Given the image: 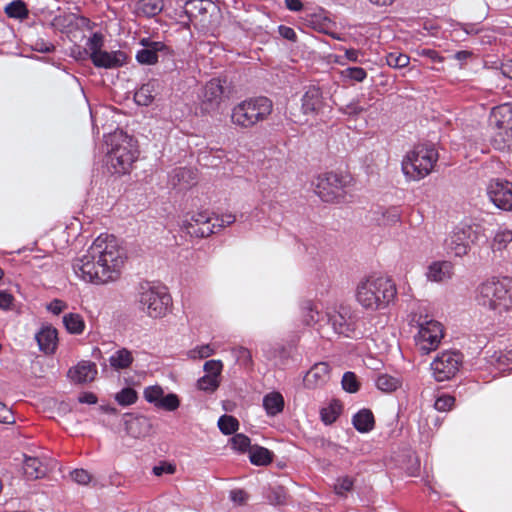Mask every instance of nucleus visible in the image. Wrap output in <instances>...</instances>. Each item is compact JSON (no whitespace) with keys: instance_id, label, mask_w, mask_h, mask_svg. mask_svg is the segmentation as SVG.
<instances>
[{"instance_id":"nucleus-1","label":"nucleus","mask_w":512,"mask_h":512,"mask_svg":"<svg viewBox=\"0 0 512 512\" xmlns=\"http://www.w3.org/2000/svg\"><path fill=\"white\" fill-rule=\"evenodd\" d=\"M124 264V249L113 235H100L86 253L74 260L73 270L84 280L104 284L116 280Z\"/></svg>"},{"instance_id":"nucleus-2","label":"nucleus","mask_w":512,"mask_h":512,"mask_svg":"<svg viewBox=\"0 0 512 512\" xmlns=\"http://www.w3.org/2000/svg\"><path fill=\"white\" fill-rule=\"evenodd\" d=\"M475 301L497 317L512 311V278L492 277L480 283L475 290Z\"/></svg>"},{"instance_id":"nucleus-3","label":"nucleus","mask_w":512,"mask_h":512,"mask_svg":"<svg viewBox=\"0 0 512 512\" xmlns=\"http://www.w3.org/2000/svg\"><path fill=\"white\" fill-rule=\"evenodd\" d=\"M396 294V284L392 279L370 276L359 283L356 299L363 308L376 311L386 308Z\"/></svg>"},{"instance_id":"nucleus-4","label":"nucleus","mask_w":512,"mask_h":512,"mask_svg":"<svg viewBox=\"0 0 512 512\" xmlns=\"http://www.w3.org/2000/svg\"><path fill=\"white\" fill-rule=\"evenodd\" d=\"M111 149L108 152V167L113 174H126L138 158L137 141L122 130L110 137Z\"/></svg>"},{"instance_id":"nucleus-5","label":"nucleus","mask_w":512,"mask_h":512,"mask_svg":"<svg viewBox=\"0 0 512 512\" xmlns=\"http://www.w3.org/2000/svg\"><path fill=\"white\" fill-rule=\"evenodd\" d=\"M485 228L478 223L460 222L444 240V248L448 254L455 257L467 255L473 245L486 240Z\"/></svg>"},{"instance_id":"nucleus-6","label":"nucleus","mask_w":512,"mask_h":512,"mask_svg":"<svg viewBox=\"0 0 512 512\" xmlns=\"http://www.w3.org/2000/svg\"><path fill=\"white\" fill-rule=\"evenodd\" d=\"M273 103L265 97L250 98L237 104L231 114L233 124L242 128H251L260 121H264L272 112Z\"/></svg>"},{"instance_id":"nucleus-7","label":"nucleus","mask_w":512,"mask_h":512,"mask_svg":"<svg viewBox=\"0 0 512 512\" xmlns=\"http://www.w3.org/2000/svg\"><path fill=\"white\" fill-rule=\"evenodd\" d=\"M172 299L165 286H155L150 283L141 285L139 304L142 311L152 318L166 315Z\"/></svg>"},{"instance_id":"nucleus-8","label":"nucleus","mask_w":512,"mask_h":512,"mask_svg":"<svg viewBox=\"0 0 512 512\" xmlns=\"http://www.w3.org/2000/svg\"><path fill=\"white\" fill-rule=\"evenodd\" d=\"M425 315V321L418 322V353L430 354L436 351L444 336V326L440 321L428 319Z\"/></svg>"},{"instance_id":"nucleus-9","label":"nucleus","mask_w":512,"mask_h":512,"mask_svg":"<svg viewBox=\"0 0 512 512\" xmlns=\"http://www.w3.org/2000/svg\"><path fill=\"white\" fill-rule=\"evenodd\" d=\"M462 364V354L458 351H444L430 364L434 379L443 382L453 378Z\"/></svg>"},{"instance_id":"nucleus-10","label":"nucleus","mask_w":512,"mask_h":512,"mask_svg":"<svg viewBox=\"0 0 512 512\" xmlns=\"http://www.w3.org/2000/svg\"><path fill=\"white\" fill-rule=\"evenodd\" d=\"M231 90L227 85L226 78H213L205 85L203 89L200 110L202 113L210 114L215 112L223 97H228Z\"/></svg>"},{"instance_id":"nucleus-11","label":"nucleus","mask_w":512,"mask_h":512,"mask_svg":"<svg viewBox=\"0 0 512 512\" xmlns=\"http://www.w3.org/2000/svg\"><path fill=\"white\" fill-rule=\"evenodd\" d=\"M489 200L500 210L512 211V182L492 179L487 186Z\"/></svg>"},{"instance_id":"nucleus-12","label":"nucleus","mask_w":512,"mask_h":512,"mask_svg":"<svg viewBox=\"0 0 512 512\" xmlns=\"http://www.w3.org/2000/svg\"><path fill=\"white\" fill-rule=\"evenodd\" d=\"M344 178L336 173L330 172L320 180L317 185V193L325 202L339 203L344 198Z\"/></svg>"},{"instance_id":"nucleus-13","label":"nucleus","mask_w":512,"mask_h":512,"mask_svg":"<svg viewBox=\"0 0 512 512\" xmlns=\"http://www.w3.org/2000/svg\"><path fill=\"white\" fill-rule=\"evenodd\" d=\"M301 109L304 115L317 116L327 106L326 98L318 85H310L306 88L301 99Z\"/></svg>"},{"instance_id":"nucleus-14","label":"nucleus","mask_w":512,"mask_h":512,"mask_svg":"<svg viewBox=\"0 0 512 512\" xmlns=\"http://www.w3.org/2000/svg\"><path fill=\"white\" fill-rule=\"evenodd\" d=\"M123 425L126 434L134 439H141L149 436L152 431L151 420L142 415L126 413L123 416Z\"/></svg>"},{"instance_id":"nucleus-15","label":"nucleus","mask_w":512,"mask_h":512,"mask_svg":"<svg viewBox=\"0 0 512 512\" xmlns=\"http://www.w3.org/2000/svg\"><path fill=\"white\" fill-rule=\"evenodd\" d=\"M214 4L208 0H189L185 3L182 11L183 15L187 17V22H199L202 26L210 22L208 13Z\"/></svg>"},{"instance_id":"nucleus-16","label":"nucleus","mask_w":512,"mask_h":512,"mask_svg":"<svg viewBox=\"0 0 512 512\" xmlns=\"http://www.w3.org/2000/svg\"><path fill=\"white\" fill-rule=\"evenodd\" d=\"M139 44L143 48L137 51L136 61L141 65H154L158 63L159 50L164 49V42L142 38Z\"/></svg>"},{"instance_id":"nucleus-17","label":"nucleus","mask_w":512,"mask_h":512,"mask_svg":"<svg viewBox=\"0 0 512 512\" xmlns=\"http://www.w3.org/2000/svg\"><path fill=\"white\" fill-rule=\"evenodd\" d=\"M439 155L432 145H418V180L429 175L438 161Z\"/></svg>"},{"instance_id":"nucleus-18","label":"nucleus","mask_w":512,"mask_h":512,"mask_svg":"<svg viewBox=\"0 0 512 512\" xmlns=\"http://www.w3.org/2000/svg\"><path fill=\"white\" fill-rule=\"evenodd\" d=\"M128 55L122 50L102 51L95 55L92 63L97 68L117 69L127 64Z\"/></svg>"},{"instance_id":"nucleus-19","label":"nucleus","mask_w":512,"mask_h":512,"mask_svg":"<svg viewBox=\"0 0 512 512\" xmlns=\"http://www.w3.org/2000/svg\"><path fill=\"white\" fill-rule=\"evenodd\" d=\"M40 351L47 355L56 351L58 344V332L52 325L43 326L39 332L35 334Z\"/></svg>"},{"instance_id":"nucleus-20","label":"nucleus","mask_w":512,"mask_h":512,"mask_svg":"<svg viewBox=\"0 0 512 512\" xmlns=\"http://www.w3.org/2000/svg\"><path fill=\"white\" fill-rule=\"evenodd\" d=\"M96 364L90 361H81L75 367L70 368L68 377L77 384L91 382L97 375Z\"/></svg>"},{"instance_id":"nucleus-21","label":"nucleus","mask_w":512,"mask_h":512,"mask_svg":"<svg viewBox=\"0 0 512 512\" xmlns=\"http://www.w3.org/2000/svg\"><path fill=\"white\" fill-rule=\"evenodd\" d=\"M491 119L496 127L507 134L512 132V103H503L492 109Z\"/></svg>"},{"instance_id":"nucleus-22","label":"nucleus","mask_w":512,"mask_h":512,"mask_svg":"<svg viewBox=\"0 0 512 512\" xmlns=\"http://www.w3.org/2000/svg\"><path fill=\"white\" fill-rule=\"evenodd\" d=\"M453 266L448 261L432 263L426 272L429 281L442 282L452 277Z\"/></svg>"},{"instance_id":"nucleus-23","label":"nucleus","mask_w":512,"mask_h":512,"mask_svg":"<svg viewBox=\"0 0 512 512\" xmlns=\"http://www.w3.org/2000/svg\"><path fill=\"white\" fill-rule=\"evenodd\" d=\"M47 464L37 457H25L23 471L27 479L36 480L46 476L48 473Z\"/></svg>"},{"instance_id":"nucleus-24","label":"nucleus","mask_w":512,"mask_h":512,"mask_svg":"<svg viewBox=\"0 0 512 512\" xmlns=\"http://www.w3.org/2000/svg\"><path fill=\"white\" fill-rule=\"evenodd\" d=\"M330 366L328 363L315 364L307 373L305 383L307 386H318L329 380Z\"/></svg>"},{"instance_id":"nucleus-25","label":"nucleus","mask_w":512,"mask_h":512,"mask_svg":"<svg viewBox=\"0 0 512 512\" xmlns=\"http://www.w3.org/2000/svg\"><path fill=\"white\" fill-rule=\"evenodd\" d=\"M352 423L360 433L370 432L375 426L374 415L369 409H361L353 416Z\"/></svg>"},{"instance_id":"nucleus-26","label":"nucleus","mask_w":512,"mask_h":512,"mask_svg":"<svg viewBox=\"0 0 512 512\" xmlns=\"http://www.w3.org/2000/svg\"><path fill=\"white\" fill-rule=\"evenodd\" d=\"M215 224L207 222L203 225L196 227L192 222L188 221V218L184 219L181 223V229L192 237L204 238L215 233Z\"/></svg>"},{"instance_id":"nucleus-27","label":"nucleus","mask_w":512,"mask_h":512,"mask_svg":"<svg viewBox=\"0 0 512 512\" xmlns=\"http://www.w3.org/2000/svg\"><path fill=\"white\" fill-rule=\"evenodd\" d=\"M284 398L279 392H271L264 396L263 407L269 416H276L284 409Z\"/></svg>"},{"instance_id":"nucleus-28","label":"nucleus","mask_w":512,"mask_h":512,"mask_svg":"<svg viewBox=\"0 0 512 512\" xmlns=\"http://www.w3.org/2000/svg\"><path fill=\"white\" fill-rule=\"evenodd\" d=\"M489 363L499 371H512V350L494 351L489 356Z\"/></svg>"},{"instance_id":"nucleus-29","label":"nucleus","mask_w":512,"mask_h":512,"mask_svg":"<svg viewBox=\"0 0 512 512\" xmlns=\"http://www.w3.org/2000/svg\"><path fill=\"white\" fill-rule=\"evenodd\" d=\"M272 451L259 445H253L249 451V459L252 464L257 466H266L273 461Z\"/></svg>"},{"instance_id":"nucleus-30","label":"nucleus","mask_w":512,"mask_h":512,"mask_svg":"<svg viewBox=\"0 0 512 512\" xmlns=\"http://www.w3.org/2000/svg\"><path fill=\"white\" fill-rule=\"evenodd\" d=\"M327 316L329 323H331L336 333L348 337L354 330L353 323L349 322L341 313H334Z\"/></svg>"},{"instance_id":"nucleus-31","label":"nucleus","mask_w":512,"mask_h":512,"mask_svg":"<svg viewBox=\"0 0 512 512\" xmlns=\"http://www.w3.org/2000/svg\"><path fill=\"white\" fill-rule=\"evenodd\" d=\"M512 242V230L508 228L500 227L492 241H491V249L493 252H501L507 248V246Z\"/></svg>"},{"instance_id":"nucleus-32","label":"nucleus","mask_w":512,"mask_h":512,"mask_svg":"<svg viewBox=\"0 0 512 512\" xmlns=\"http://www.w3.org/2000/svg\"><path fill=\"white\" fill-rule=\"evenodd\" d=\"M104 45V37L101 33L99 32H95L87 41L86 43V46L87 48L84 49V51L81 53L80 52V55L81 57L85 58L86 56L89 55V58L91 59V61L93 59H95V55L98 53H101L102 51H104L102 49Z\"/></svg>"},{"instance_id":"nucleus-33","label":"nucleus","mask_w":512,"mask_h":512,"mask_svg":"<svg viewBox=\"0 0 512 512\" xmlns=\"http://www.w3.org/2000/svg\"><path fill=\"white\" fill-rule=\"evenodd\" d=\"M342 403L334 399L327 407L320 410V417L325 425L333 424L342 412Z\"/></svg>"},{"instance_id":"nucleus-34","label":"nucleus","mask_w":512,"mask_h":512,"mask_svg":"<svg viewBox=\"0 0 512 512\" xmlns=\"http://www.w3.org/2000/svg\"><path fill=\"white\" fill-rule=\"evenodd\" d=\"M110 365L116 370H122L128 368L133 362L132 353L122 348L117 350L109 359Z\"/></svg>"},{"instance_id":"nucleus-35","label":"nucleus","mask_w":512,"mask_h":512,"mask_svg":"<svg viewBox=\"0 0 512 512\" xmlns=\"http://www.w3.org/2000/svg\"><path fill=\"white\" fill-rule=\"evenodd\" d=\"M303 322L311 326L320 321V312L311 300H304L301 303Z\"/></svg>"},{"instance_id":"nucleus-36","label":"nucleus","mask_w":512,"mask_h":512,"mask_svg":"<svg viewBox=\"0 0 512 512\" xmlns=\"http://www.w3.org/2000/svg\"><path fill=\"white\" fill-rule=\"evenodd\" d=\"M63 324L71 334H81L85 328L83 318L77 313H68L63 316Z\"/></svg>"},{"instance_id":"nucleus-37","label":"nucleus","mask_w":512,"mask_h":512,"mask_svg":"<svg viewBox=\"0 0 512 512\" xmlns=\"http://www.w3.org/2000/svg\"><path fill=\"white\" fill-rule=\"evenodd\" d=\"M439 32L440 25L436 18L418 17V34L436 36Z\"/></svg>"},{"instance_id":"nucleus-38","label":"nucleus","mask_w":512,"mask_h":512,"mask_svg":"<svg viewBox=\"0 0 512 512\" xmlns=\"http://www.w3.org/2000/svg\"><path fill=\"white\" fill-rule=\"evenodd\" d=\"M153 91L152 83L143 84L134 94L135 102L140 106H149L155 98Z\"/></svg>"},{"instance_id":"nucleus-39","label":"nucleus","mask_w":512,"mask_h":512,"mask_svg":"<svg viewBox=\"0 0 512 512\" xmlns=\"http://www.w3.org/2000/svg\"><path fill=\"white\" fill-rule=\"evenodd\" d=\"M9 18L24 19L28 17L27 5L22 0H15L9 3L4 9Z\"/></svg>"},{"instance_id":"nucleus-40","label":"nucleus","mask_w":512,"mask_h":512,"mask_svg":"<svg viewBox=\"0 0 512 512\" xmlns=\"http://www.w3.org/2000/svg\"><path fill=\"white\" fill-rule=\"evenodd\" d=\"M164 7L163 0H140L138 10L147 17H154L162 12Z\"/></svg>"},{"instance_id":"nucleus-41","label":"nucleus","mask_w":512,"mask_h":512,"mask_svg":"<svg viewBox=\"0 0 512 512\" xmlns=\"http://www.w3.org/2000/svg\"><path fill=\"white\" fill-rule=\"evenodd\" d=\"M158 54V62L164 64V72H172L176 70L177 64L175 60L174 50L164 43V49H160Z\"/></svg>"},{"instance_id":"nucleus-42","label":"nucleus","mask_w":512,"mask_h":512,"mask_svg":"<svg viewBox=\"0 0 512 512\" xmlns=\"http://www.w3.org/2000/svg\"><path fill=\"white\" fill-rule=\"evenodd\" d=\"M402 172L408 181L415 179L416 173V150H410L401 163Z\"/></svg>"},{"instance_id":"nucleus-43","label":"nucleus","mask_w":512,"mask_h":512,"mask_svg":"<svg viewBox=\"0 0 512 512\" xmlns=\"http://www.w3.org/2000/svg\"><path fill=\"white\" fill-rule=\"evenodd\" d=\"M218 427L225 435L235 434L239 428V421L231 415L224 414L218 419Z\"/></svg>"},{"instance_id":"nucleus-44","label":"nucleus","mask_w":512,"mask_h":512,"mask_svg":"<svg viewBox=\"0 0 512 512\" xmlns=\"http://www.w3.org/2000/svg\"><path fill=\"white\" fill-rule=\"evenodd\" d=\"M286 496V489L281 485H277L269 487L265 497L272 505H283L286 502Z\"/></svg>"},{"instance_id":"nucleus-45","label":"nucleus","mask_w":512,"mask_h":512,"mask_svg":"<svg viewBox=\"0 0 512 512\" xmlns=\"http://www.w3.org/2000/svg\"><path fill=\"white\" fill-rule=\"evenodd\" d=\"M116 402L121 406H129L138 400V394L132 387H125L115 394Z\"/></svg>"},{"instance_id":"nucleus-46","label":"nucleus","mask_w":512,"mask_h":512,"mask_svg":"<svg viewBox=\"0 0 512 512\" xmlns=\"http://www.w3.org/2000/svg\"><path fill=\"white\" fill-rule=\"evenodd\" d=\"M376 386L379 390L390 393L399 387V380L387 374H381L376 379Z\"/></svg>"},{"instance_id":"nucleus-47","label":"nucleus","mask_w":512,"mask_h":512,"mask_svg":"<svg viewBox=\"0 0 512 512\" xmlns=\"http://www.w3.org/2000/svg\"><path fill=\"white\" fill-rule=\"evenodd\" d=\"M229 441L232 445V448L241 453H244L247 450L250 451L252 447L250 438L243 433H235Z\"/></svg>"},{"instance_id":"nucleus-48","label":"nucleus","mask_w":512,"mask_h":512,"mask_svg":"<svg viewBox=\"0 0 512 512\" xmlns=\"http://www.w3.org/2000/svg\"><path fill=\"white\" fill-rule=\"evenodd\" d=\"M342 388L348 393H356L360 388V383L354 372L347 371L342 377Z\"/></svg>"},{"instance_id":"nucleus-49","label":"nucleus","mask_w":512,"mask_h":512,"mask_svg":"<svg viewBox=\"0 0 512 512\" xmlns=\"http://www.w3.org/2000/svg\"><path fill=\"white\" fill-rule=\"evenodd\" d=\"M232 353L240 365L244 367H251L253 365L251 352L246 347H235L232 349Z\"/></svg>"},{"instance_id":"nucleus-50","label":"nucleus","mask_w":512,"mask_h":512,"mask_svg":"<svg viewBox=\"0 0 512 512\" xmlns=\"http://www.w3.org/2000/svg\"><path fill=\"white\" fill-rule=\"evenodd\" d=\"M354 486V479L350 476L338 477L334 484V490L337 495L344 496L351 491Z\"/></svg>"},{"instance_id":"nucleus-51","label":"nucleus","mask_w":512,"mask_h":512,"mask_svg":"<svg viewBox=\"0 0 512 512\" xmlns=\"http://www.w3.org/2000/svg\"><path fill=\"white\" fill-rule=\"evenodd\" d=\"M387 64L394 68L406 67L410 62V57L406 54L391 52L386 57Z\"/></svg>"},{"instance_id":"nucleus-52","label":"nucleus","mask_w":512,"mask_h":512,"mask_svg":"<svg viewBox=\"0 0 512 512\" xmlns=\"http://www.w3.org/2000/svg\"><path fill=\"white\" fill-rule=\"evenodd\" d=\"M220 385L218 378L210 375H204L197 381V387L205 392H214Z\"/></svg>"},{"instance_id":"nucleus-53","label":"nucleus","mask_w":512,"mask_h":512,"mask_svg":"<svg viewBox=\"0 0 512 512\" xmlns=\"http://www.w3.org/2000/svg\"><path fill=\"white\" fill-rule=\"evenodd\" d=\"M180 405V400L178 396L174 393H169L166 396H162L159 403H157L158 408H162L167 411H174Z\"/></svg>"},{"instance_id":"nucleus-54","label":"nucleus","mask_w":512,"mask_h":512,"mask_svg":"<svg viewBox=\"0 0 512 512\" xmlns=\"http://www.w3.org/2000/svg\"><path fill=\"white\" fill-rule=\"evenodd\" d=\"M455 403V398L448 394L440 395L434 402V410L446 412L452 409Z\"/></svg>"},{"instance_id":"nucleus-55","label":"nucleus","mask_w":512,"mask_h":512,"mask_svg":"<svg viewBox=\"0 0 512 512\" xmlns=\"http://www.w3.org/2000/svg\"><path fill=\"white\" fill-rule=\"evenodd\" d=\"M418 56H421L425 59V62H421L423 65L429 66V63L435 64V63H441L443 58L439 55V53L430 48H418Z\"/></svg>"},{"instance_id":"nucleus-56","label":"nucleus","mask_w":512,"mask_h":512,"mask_svg":"<svg viewBox=\"0 0 512 512\" xmlns=\"http://www.w3.org/2000/svg\"><path fill=\"white\" fill-rule=\"evenodd\" d=\"M164 392L160 386H149L144 390V398L147 402L153 403L157 407V403L161 400Z\"/></svg>"},{"instance_id":"nucleus-57","label":"nucleus","mask_w":512,"mask_h":512,"mask_svg":"<svg viewBox=\"0 0 512 512\" xmlns=\"http://www.w3.org/2000/svg\"><path fill=\"white\" fill-rule=\"evenodd\" d=\"M434 306L427 300H418V322L425 321V315L428 314V319H433Z\"/></svg>"},{"instance_id":"nucleus-58","label":"nucleus","mask_w":512,"mask_h":512,"mask_svg":"<svg viewBox=\"0 0 512 512\" xmlns=\"http://www.w3.org/2000/svg\"><path fill=\"white\" fill-rule=\"evenodd\" d=\"M339 111L344 115L355 117L365 111V108L359 105L358 100H354L344 106H340Z\"/></svg>"},{"instance_id":"nucleus-59","label":"nucleus","mask_w":512,"mask_h":512,"mask_svg":"<svg viewBox=\"0 0 512 512\" xmlns=\"http://www.w3.org/2000/svg\"><path fill=\"white\" fill-rule=\"evenodd\" d=\"M492 68L495 70H500L503 76L512 79V58L501 61H494Z\"/></svg>"},{"instance_id":"nucleus-60","label":"nucleus","mask_w":512,"mask_h":512,"mask_svg":"<svg viewBox=\"0 0 512 512\" xmlns=\"http://www.w3.org/2000/svg\"><path fill=\"white\" fill-rule=\"evenodd\" d=\"M203 369L207 373L206 375L219 378L223 369V364L220 360H209L205 362Z\"/></svg>"},{"instance_id":"nucleus-61","label":"nucleus","mask_w":512,"mask_h":512,"mask_svg":"<svg viewBox=\"0 0 512 512\" xmlns=\"http://www.w3.org/2000/svg\"><path fill=\"white\" fill-rule=\"evenodd\" d=\"M345 77L362 82L367 77V72L361 67H348L343 71Z\"/></svg>"},{"instance_id":"nucleus-62","label":"nucleus","mask_w":512,"mask_h":512,"mask_svg":"<svg viewBox=\"0 0 512 512\" xmlns=\"http://www.w3.org/2000/svg\"><path fill=\"white\" fill-rule=\"evenodd\" d=\"M70 476L74 482L80 485H87L92 479V476L85 469H75L70 472Z\"/></svg>"},{"instance_id":"nucleus-63","label":"nucleus","mask_w":512,"mask_h":512,"mask_svg":"<svg viewBox=\"0 0 512 512\" xmlns=\"http://www.w3.org/2000/svg\"><path fill=\"white\" fill-rule=\"evenodd\" d=\"M31 47L34 51L40 53H51L55 50V46L51 42L40 38L33 41Z\"/></svg>"},{"instance_id":"nucleus-64","label":"nucleus","mask_w":512,"mask_h":512,"mask_svg":"<svg viewBox=\"0 0 512 512\" xmlns=\"http://www.w3.org/2000/svg\"><path fill=\"white\" fill-rule=\"evenodd\" d=\"M15 422L13 411L4 403L0 402V423L12 424Z\"/></svg>"}]
</instances>
